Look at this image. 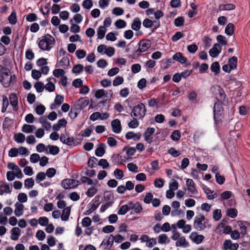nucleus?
Segmentation results:
<instances>
[{"label": "nucleus", "mask_w": 250, "mask_h": 250, "mask_svg": "<svg viewBox=\"0 0 250 250\" xmlns=\"http://www.w3.org/2000/svg\"><path fill=\"white\" fill-rule=\"evenodd\" d=\"M129 211L128 203L126 205H124L121 206L117 211V213L120 215H124Z\"/></svg>", "instance_id": "nucleus-36"}, {"label": "nucleus", "mask_w": 250, "mask_h": 250, "mask_svg": "<svg viewBox=\"0 0 250 250\" xmlns=\"http://www.w3.org/2000/svg\"><path fill=\"white\" fill-rule=\"evenodd\" d=\"M75 54L79 59H82L86 56V52L84 50L78 49L76 50Z\"/></svg>", "instance_id": "nucleus-61"}, {"label": "nucleus", "mask_w": 250, "mask_h": 250, "mask_svg": "<svg viewBox=\"0 0 250 250\" xmlns=\"http://www.w3.org/2000/svg\"><path fill=\"white\" fill-rule=\"evenodd\" d=\"M71 212V207H67L65 208L62 212V214L61 216L62 221H67L69 219Z\"/></svg>", "instance_id": "nucleus-27"}, {"label": "nucleus", "mask_w": 250, "mask_h": 250, "mask_svg": "<svg viewBox=\"0 0 250 250\" xmlns=\"http://www.w3.org/2000/svg\"><path fill=\"white\" fill-rule=\"evenodd\" d=\"M93 5V1L92 0H84L82 3V6L83 8L89 10Z\"/></svg>", "instance_id": "nucleus-51"}, {"label": "nucleus", "mask_w": 250, "mask_h": 250, "mask_svg": "<svg viewBox=\"0 0 250 250\" xmlns=\"http://www.w3.org/2000/svg\"><path fill=\"white\" fill-rule=\"evenodd\" d=\"M106 28L104 26H100L97 30V36L99 39H102L104 37Z\"/></svg>", "instance_id": "nucleus-40"}, {"label": "nucleus", "mask_w": 250, "mask_h": 250, "mask_svg": "<svg viewBox=\"0 0 250 250\" xmlns=\"http://www.w3.org/2000/svg\"><path fill=\"white\" fill-rule=\"evenodd\" d=\"M146 109L145 105L140 103L135 106L131 114V116H133L139 119L142 118L146 114Z\"/></svg>", "instance_id": "nucleus-5"}, {"label": "nucleus", "mask_w": 250, "mask_h": 250, "mask_svg": "<svg viewBox=\"0 0 250 250\" xmlns=\"http://www.w3.org/2000/svg\"><path fill=\"white\" fill-rule=\"evenodd\" d=\"M83 66L82 64H76L72 68V71L75 74H79L82 72L83 70Z\"/></svg>", "instance_id": "nucleus-55"}, {"label": "nucleus", "mask_w": 250, "mask_h": 250, "mask_svg": "<svg viewBox=\"0 0 250 250\" xmlns=\"http://www.w3.org/2000/svg\"><path fill=\"white\" fill-rule=\"evenodd\" d=\"M62 186L65 189H69L76 188L80 185L78 180L72 179H65L61 183Z\"/></svg>", "instance_id": "nucleus-6"}, {"label": "nucleus", "mask_w": 250, "mask_h": 250, "mask_svg": "<svg viewBox=\"0 0 250 250\" xmlns=\"http://www.w3.org/2000/svg\"><path fill=\"white\" fill-rule=\"evenodd\" d=\"M15 215L17 217H19L22 215L23 211L24 209V205L19 202H17L15 204Z\"/></svg>", "instance_id": "nucleus-20"}, {"label": "nucleus", "mask_w": 250, "mask_h": 250, "mask_svg": "<svg viewBox=\"0 0 250 250\" xmlns=\"http://www.w3.org/2000/svg\"><path fill=\"white\" fill-rule=\"evenodd\" d=\"M53 75L56 77H61L65 75V71L62 69H56L53 72Z\"/></svg>", "instance_id": "nucleus-63"}, {"label": "nucleus", "mask_w": 250, "mask_h": 250, "mask_svg": "<svg viewBox=\"0 0 250 250\" xmlns=\"http://www.w3.org/2000/svg\"><path fill=\"white\" fill-rule=\"evenodd\" d=\"M185 20L183 17H178L176 18L174 21V24L176 27H180L183 25Z\"/></svg>", "instance_id": "nucleus-60"}, {"label": "nucleus", "mask_w": 250, "mask_h": 250, "mask_svg": "<svg viewBox=\"0 0 250 250\" xmlns=\"http://www.w3.org/2000/svg\"><path fill=\"white\" fill-rule=\"evenodd\" d=\"M140 137L141 135L139 133H135L132 131L128 132L125 134V138L127 140L133 139L135 140H139Z\"/></svg>", "instance_id": "nucleus-34"}, {"label": "nucleus", "mask_w": 250, "mask_h": 250, "mask_svg": "<svg viewBox=\"0 0 250 250\" xmlns=\"http://www.w3.org/2000/svg\"><path fill=\"white\" fill-rule=\"evenodd\" d=\"M172 59L181 64H185L186 66L190 65V62H188L187 59L180 52L175 53L173 56Z\"/></svg>", "instance_id": "nucleus-12"}, {"label": "nucleus", "mask_w": 250, "mask_h": 250, "mask_svg": "<svg viewBox=\"0 0 250 250\" xmlns=\"http://www.w3.org/2000/svg\"><path fill=\"white\" fill-rule=\"evenodd\" d=\"M14 139L17 143L22 144L25 140V136L22 133H17L15 134Z\"/></svg>", "instance_id": "nucleus-32"}, {"label": "nucleus", "mask_w": 250, "mask_h": 250, "mask_svg": "<svg viewBox=\"0 0 250 250\" xmlns=\"http://www.w3.org/2000/svg\"><path fill=\"white\" fill-rule=\"evenodd\" d=\"M60 151L59 148L55 146L48 145L47 146L46 153L47 154H52L53 155H57Z\"/></svg>", "instance_id": "nucleus-25"}, {"label": "nucleus", "mask_w": 250, "mask_h": 250, "mask_svg": "<svg viewBox=\"0 0 250 250\" xmlns=\"http://www.w3.org/2000/svg\"><path fill=\"white\" fill-rule=\"evenodd\" d=\"M156 22V21H153L149 19H145L143 22V25L146 28H151L153 26L154 23Z\"/></svg>", "instance_id": "nucleus-56"}, {"label": "nucleus", "mask_w": 250, "mask_h": 250, "mask_svg": "<svg viewBox=\"0 0 250 250\" xmlns=\"http://www.w3.org/2000/svg\"><path fill=\"white\" fill-rule=\"evenodd\" d=\"M150 42L149 40H143L140 42L139 51L141 52L146 51L150 47Z\"/></svg>", "instance_id": "nucleus-19"}, {"label": "nucleus", "mask_w": 250, "mask_h": 250, "mask_svg": "<svg viewBox=\"0 0 250 250\" xmlns=\"http://www.w3.org/2000/svg\"><path fill=\"white\" fill-rule=\"evenodd\" d=\"M67 121H66V120L64 118H62L59 120L57 124H54L53 125L52 128L55 131H58L60 129L61 127H65Z\"/></svg>", "instance_id": "nucleus-24"}, {"label": "nucleus", "mask_w": 250, "mask_h": 250, "mask_svg": "<svg viewBox=\"0 0 250 250\" xmlns=\"http://www.w3.org/2000/svg\"><path fill=\"white\" fill-rule=\"evenodd\" d=\"M112 129L113 132L118 134L122 131V126L120 121L118 119L113 120L111 123Z\"/></svg>", "instance_id": "nucleus-16"}, {"label": "nucleus", "mask_w": 250, "mask_h": 250, "mask_svg": "<svg viewBox=\"0 0 250 250\" xmlns=\"http://www.w3.org/2000/svg\"><path fill=\"white\" fill-rule=\"evenodd\" d=\"M10 192L11 189L8 185L2 183L0 185V195H2L4 193H9Z\"/></svg>", "instance_id": "nucleus-37"}, {"label": "nucleus", "mask_w": 250, "mask_h": 250, "mask_svg": "<svg viewBox=\"0 0 250 250\" xmlns=\"http://www.w3.org/2000/svg\"><path fill=\"white\" fill-rule=\"evenodd\" d=\"M178 183L174 179H172L169 183V188L172 190H176L178 188Z\"/></svg>", "instance_id": "nucleus-57"}, {"label": "nucleus", "mask_w": 250, "mask_h": 250, "mask_svg": "<svg viewBox=\"0 0 250 250\" xmlns=\"http://www.w3.org/2000/svg\"><path fill=\"white\" fill-rule=\"evenodd\" d=\"M19 155V151L18 148L13 147L11 148L8 151V156L10 157H16Z\"/></svg>", "instance_id": "nucleus-62"}, {"label": "nucleus", "mask_w": 250, "mask_h": 250, "mask_svg": "<svg viewBox=\"0 0 250 250\" xmlns=\"http://www.w3.org/2000/svg\"><path fill=\"white\" fill-rule=\"evenodd\" d=\"M39 121L43 127L46 130H50L51 128V124L47 121L46 116H42L39 118Z\"/></svg>", "instance_id": "nucleus-23"}, {"label": "nucleus", "mask_w": 250, "mask_h": 250, "mask_svg": "<svg viewBox=\"0 0 250 250\" xmlns=\"http://www.w3.org/2000/svg\"><path fill=\"white\" fill-rule=\"evenodd\" d=\"M98 189L94 186L89 188L85 192L87 197H92L98 192Z\"/></svg>", "instance_id": "nucleus-41"}, {"label": "nucleus", "mask_w": 250, "mask_h": 250, "mask_svg": "<svg viewBox=\"0 0 250 250\" xmlns=\"http://www.w3.org/2000/svg\"><path fill=\"white\" fill-rule=\"evenodd\" d=\"M223 112L222 105L221 103H216L214 104L213 113L214 119L217 122L222 115Z\"/></svg>", "instance_id": "nucleus-9"}, {"label": "nucleus", "mask_w": 250, "mask_h": 250, "mask_svg": "<svg viewBox=\"0 0 250 250\" xmlns=\"http://www.w3.org/2000/svg\"><path fill=\"white\" fill-rule=\"evenodd\" d=\"M47 83L44 85L46 90L49 92H52L55 90V83L57 82L56 79L53 77H49L47 79Z\"/></svg>", "instance_id": "nucleus-10"}, {"label": "nucleus", "mask_w": 250, "mask_h": 250, "mask_svg": "<svg viewBox=\"0 0 250 250\" xmlns=\"http://www.w3.org/2000/svg\"><path fill=\"white\" fill-rule=\"evenodd\" d=\"M64 101V98L62 96L56 94L54 103L51 105V108H55L57 106L60 105Z\"/></svg>", "instance_id": "nucleus-26"}, {"label": "nucleus", "mask_w": 250, "mask_h": 250, "mask_svg": "<svg viewBox=\"0 0 250 250\" xmlns=\"http://www.w3.org/2000/svg\"><path fill=\"white\" fill-rule=\"evenodd\" d=\"M148 104L150 107H156V108H158L162 105L160 99H151L148 101Z\"/></svg>", "instance_id": "nucleus-30"}, {"label": "nucleus", "mask_w": 250, "mask_h": 250, "mask_svg": "<svg viewBox=\"0 0 250 250\" xmlns=\"http://www.w3.org/2000/svg\"><path fill=\"white\" fill-rule=\"evenodd\" d=\"M210 69L212 72L214 73V74L217 75L220 70V65L217 62H214L212 63L210 66Z\"/></svg>", "instance_id": "nucleus-42"}, {"label": "nucleus", "mask_w": 250, "mask_h": 250, "mask_svg": "<svg viewBox=\"0 0 250 250\" xmlns=\"http://www.w3.org/2000/svg\"><path fill=\"white\" fill-rule=\"evenodd\" d=\"M129 210H134L135 214H139L143 210V207L140 203L138 202L128 203Z\"/></svg>", "instance_id": "nucleus-11"}, {"label": "nucleus", "mask_w": 250, "mask_h": 250, "mask_svg": "<svg viewBox=\"0 0 250 250\" xmlns=\"http://www.w3.org/2000/svg\"><path fill=\"white\" fill-rule=\"evenodd\" d=\"M11 232V239L14 241L17 240L21 235L20 229L18 227H15L12 229Z\"/></svg>", "instance_id": "nucleus-22"}, {"label": "nucleus", "mask_w": 250, "mask_h": 250, "mask_svg": "<svg viewBox=\"0 0 250 250\" xmlns=\"http://www.w3.org/2000/svg\"><path fill=\"white\" fill-rule=\"evenodd\" d=\"M158 243L160 244H166L169 241L168 236L166 234H162L158 237Z\"/></svg>", "instance_id": "nucleus-38"}, {"label": "nucleus", "mask_w": 250, "mask_h": 250, "mask_svg": "<svg viewBox=\"0 0 250 250\" xmlns=\"http://www.w3.org/2000/svg\"><path fill=\"white\" fill-rule=\"evenodd\" d=\"M153 194L150 192L146 193L143 200L144 202L146 204L150 203L153 200Z\"/></svg>", "instance_id": "nucleus-64"}, {"label": "nucleus", "mask_w": 250, "mask_h": 250, "mask_svg": "<svg viewBox=\"0 0 250 250\" xmlns=\"http://www.w3.org/2000/svg\"><path fill=\"white\" fill-rule=\"evenodd\" d=\"M8 21L10 24L15 25L17 22L16 13L13 11L8 17Z\"/></svg>", "instance_id": "nucleus-52"}, {"label": "nucleus", "mask_w": 250, "mask_h": 250, "mask_svg": "<svg viewBox=\"0 0 250 250\" xmlns=\"http://www.w3.org/2000/svg\"><path fill=\"white\" fill-rule=\"evenodd\" d=\"M221 46L218 43H215L209 51V55L213 58L217 57L221 53Z\"/></svg>", "instance_id": "nucleus-15"}, {"label": "nucleus", "mask_w": 250, "mask_h": 250, "mask_svg": "<svg viewBox=\"0 0 250 250\" xmlns=\"http://www.w3.org/2000/svg\"><path fill=\"white\" fill-rule=\"evenodd\" d=\"M55 38L49 34L42 36L37 41L40 49L44 51H49L55 44Z\"/></svg>", "instance_id": "nucleus-1"}, {"label": "nucleus", "mask_w": 250, "mask_h": 250, "mask_svg": "<svg viewBox=\"0 0 250 250\" xmlns=\"http://www.w3.org/2000/svg\"><path fill=\"white\" fill-rule=\"evenodd\" d=\"M34 87L35 88L37 92H42L45 89V86L44 83L41 82H38L34 84Z\"/></svg>", "instance_id": "nucleus-46"}, {"label": "nucleus", "mask_w": 250, "mask_h": 250, "mask_svg": "<svg viewBox=\"0 0 250 250\" xmlns=\"http://www.w3.org/2000/svg\"><path fill=\"white\" fill-rule=\"evenodd\" d=\"M189 238L193 243L199 244L202 242L204 236L202 234H199L196 232H192L189 235Z\"/></svg>", "instance_id": "nucleus-14"}, {"label": "nucleus", "mask_w": 250, "mask_h": 250, "mask_svg": "<svg viewBox=\"0 0 250 250\" xmlns=\"http://www.w3.org/2000/svg\"><path fill=\"white\" fill-rule=\"evenodd\" d=\"M113 95V92L111 90H105L103 89L97 90L95 93V96L97 99H101L103 97L107 98L106 101H109Z\"/></svg>", "instance_id": "nucleus-7"}, {"label": "nucleus", "mask_w": 250, "mask_h": 250, "mask_svg": "<svg viewBox=\"0 0 250 250\" xmlns=\"http://www.w3.org/2000/svg\"><path fill=\"white\" fill-rule=\"evenodd\" d=\"M234 26L232 23H229L225 28V33L229 36H231L234 33Z\"/></svg>", "instance_id": "nucleus-43"}, {"label": "nucleus", "mask_w": 250, "mask_h": 250, "mask_svg": "<svg viewBox=\"0 0 250 250\" xmlns=\"http://www.w3.org/2000/svg\"><path fill=\"white\" fill-rule=\"evenodd\" d=\"M141 21L139 18H135L131 24V28L135 30L138 31L141 28Z\"/></svg>", "instance_id": "nucleus-35"}, {"label": "nucleus", "mask_w": 250, "mask_h": 250, "mask_svg": "<svg viewBox=\"0 0 250 250\" xmlns=\"http://www.w3.org/2000/svg\"><path fill=\"white\" fill-rule=\"evenodd\" d=\"M235 8V5L231 3L228 4H220L219 5L218 9L219 11H229L234 9Z\"/></svg>", "instance_id": "nucleus-28"}, {"label": "nucleus", "mask_w": 250, "mask_h": 250, "mask_svg": "<svg viewBox=\"0 0 250 250\" xmlns=\"http://www.w3.org/2000/svg\"><path fill=\"white\" fill-rule=\"evenodd\" d=\"M247 223L246 222L238 221L235 225V228L239 233L244 235L246 233Z\"/></svg>", "instance_id": "nucleus-17"}, {"label": "nucleus", "mask_w": 250, "mask_h": 250, "mask_svg": "<svg viewBox=\"0 0 250 250\" xmlns=\"http://www.w3.org/2000/svg\"><path fill=\"white\" fill-rule=\"evenodd\" d=\"M176 247H182L184 248L188 247L189 246L188 242L187 241L185 236H181L176 242Z\"/></svg>", "instance_id": "nucleus-29"}, {"label": "nucleus", "mask_w": 250, "mask_h": 250, "mask_svg": "<svg viewBox=\"0 0 250 250\" xmlns=\"http://www.w3.org/2000/svg\"><path fill=\"white\" fill-rule=\"evenodd\" d=\"M165 183V181L162 178H157L154 182V185L156 188H162Z\"/></svg>", "instance_id": "nucleus-58"}, {"label": "nucleus", "mask_w": 250, "mask_h": 250, "mask_svg": "<svg viewBox=\"0 0 250 250\" xmlns=\"http://www.w3.org/2000/svg\"><path fill=\"white\" fill-rule=\"evenodd\" d=\"M16 77L8 69L5 68L0 75V82L4 87H8L14 82Z\"/></svg>", "instance_id": "nucleus-3"}, {"label": "nucleus", "mask_w": 250, "mask_h": 250, "mask_svg": "<svg viewBox=\"0 0 250 250\" xmlns=\"http://www.w3.org/2000/svg\"><path fill=\"white\" fill-rule=\"evenodd\" d=\"M186 186H187V189L189 192L192 194H196L198 193V190L196 188L195 184L191 179H187L186 180Z\"/></svg>", "instance_id": "nucleus-13"}, {"label": "nucleus", "mask_w": 250, "mask_h": 250, "mask_svg": "<svg viewBox=\"0 0 250 250\" xmlns=\"http://www.w3.org/2000/svg\"><path fill=\"white\" fill-rule=\"evenodd\" d=\"M100 199V196H96L93 199L92 202L90 203L88 206V209L84 213L85 215H90L95 211L98 207L100 203L98 202Z\"/></svg>", "instance_id": "nucleus-8"}, {"label": "nucleus", "mask_w": 250, "mask_h": 250, "mask_svg": "<svg viewBox=\"0 0 250 250\" xmlns=\"http://www.w3.org/2000/svg\"><path fill=\"white\" fill-rule=\"evenodd\" d=\"M34 180L32 178H27L24 181V187L25 188L30 189L33 188L34 185Z\"/></svg>", "instance_id": "nucleus-48"}, {"label": "nucleus", "mask_w": 250, "mask_h": 250, "mask_svg": "<svg viewBox=\"0 0 250 250\" xmlns=\"http://www.w3.org/2000/svg\"><path fill=\"white\" fill-rule=\"evenodd\" d=\"M36 129V126L33 125L24 124L21 127V130L26 134L31 133Z\"/></svg>", "instance_id": "nucleus-21"}, {"label": "nucleus", "mask_w": 250, "mask_h": 250, "mask_svg": "<svg viewBox=\"0 0 250 250\" xmlns=\"http://www.w3.org/2000/svg\"><path fill=\"white\" fill-rule=\"evenodd\" d=\"M116 27L118 29L124 28L126 26V22L123 20L119 19L115 22Z\"/></svg>", "instance_id": "nucleus-54"}, {"label": "nucleus", "mask_w": 250, "mask_h": 250, "mask_svg": "<svg viewBox=\"0 0 250 250\" xmlns=\"http://www.w3.org/2000/svg\"><path fill=\"white\" fill-rule=\"evenodd\" d=\"M25 58L30 61H32L35 58V54L31 49H28L25 51Z\"/></svg>", "instance_id": "nucleus-53"}, {"label": "nucleus", "mask_w": 250, "mask_h": 250, "mask_svg": "<svg viewBox=\"0 0 250 250\" xmlns=\"http://www.w3.org/2000/svg\"><path fill=\"white\" fill-rule=\"evenodd\" d=\"M7 167L12 171H8L6 173V178L8 181H12L17 177L18 179H22L23 174L20 167L14 163H9Z\"/></svg>", "instance_id": "nucleus-2"}, {"label": "nucleus", "mask_w": 250, "mask_h": 250, "mask_svg": "<svg viewBox=\"0 0 250 250\" xmlns=\"http://www.w3.org/2000/svg\"><path fill=\"white\" fill-rule=\"evenodd\" d=\"M204 191L207 195V197L209 200H212L216 197V194L213 193V191L210 190L208 188H204Z\"/></svg>", "instance_id": "nucleus-49"}, {"label": "nucleus", "mask_w": 250, "mask_h": 250, "mask_svg": "<svg viewBox=\"0 0 250 250\" xmlns=\"http://www.w3.org/2000/svg\"><path fill=\"white\" fill-rule=\"evenodd\" d=\"M105 145L104 144H100L95 150V154L98 157L103 156L105 153Z\"/></svg>", "instance_id": "nucleus-31"}, {"label": "nucleus", "mask_w": 250, "mask_h": 250, "mask_svg": "<svg viewBox=\"0 0 250 250\" xmlns=\"http://www.w3.org/2000/svg\"><path fill=\"white\" fill-rule=\"evenodd\" d=\"M69 64V60L67 57H63L57 64L59 67L65 68Z\"/></svg>", "instance_id": "nucleus-33"}, {"label": "nucleus", "mask_w": 250, "mask_h": 250, "mask_svg": "<svg viewBox=\"0 0 250 250\" xmlns=\"http://www.w3.org/2000/svg\"><path fill=\"white\" fill-rule=\"evenodd\" d=\"M221 211L220 209H215L213 212V218L216 221H219L221 218Z\"/></svg>", "instance_id": "nucleus-59"}, {"label": "nucleus", "mask_w": 250, "mask_h": 250, "mask_svg": "<svg viewBox=\"0 0 250 250\" xmlns=\"http://www.w3.org/2000/svg\"><path fill=\"white\" fill-rule=\"evenodd\" d=\"M193 227L197 230H203L207 227H210V225L206 220L204 215L199 214L194 218Z\"/></svg>", "instance_id": "nucleus-4"}, {"label": "nucleus", "mask_w": 250, "mask_h": 250, "mask_svg": "<svg viewBox=\"0 0 250 250\" xmlns=\"http://www.w3.org/2000/svg\"><path fill=\"white\" fill-rule=\"evenodd\" d=\"M237 58L236 57L233 56L229 59L228 64L230 68L232 70L234 69L237 67Z\"/></svg>", "instance_id": "nucleus-44"}, {"label": "nucleus", "mask_w": 250, "mask_h": 250, "mask_svg": "<svg viewBox=\"0 0 250 250\" xmlns=\"http://www.w3.org/2000/svg\"><path fill=\"white\" fill-rule=\"evenodd\" d=\"M9 100L11 105L15 109L18 105V98L15 94H11L9 96Z\"/></svg>", "instance_id": "nucleus-39"}, {"label": "nucleus", "mask_w": 250, "mask_h": 250, "mask_svg": "<svg viewBox=\"0 0 250 250\" xmlns=\"http://www.w3.org/2000/svg\"><path fill=\"white\" fill-rule=\"evenodd\" d=\"M181 136L180 131L178 130H175L171 134L170 138L173 141H177L180 140Z\"/></svg>", "instance_id": "nucleus-47"}, {"label": "nucleus", "mask_w": 250, "mask_h": 250, "mask_svg": "<svg viewBox=\"0 0 250 250\" xmlns=\"http://www.w3.org/2000/svg\"><path fill=\"white\" fill-rule=\"evenodd\" d=\"M155 132V128L153 127H148L145 131L144 136L145 140L148 143L150 144L152 141L153 137L152 135Z\"/></svg>", "instance_id": "nucleus-18"}, {"label": "nucleus", "mask_w": 250, "mask_h": 250, "mask_svg": "<svg viewBox=\"0 0 250 250\" xmlns=\"http://www.w3.org/2000/svg\"><path fill=\"white\" fill-rule=\"evenodd\" d=\"M226 214L229 217L234 218L237 215V210L235 208H229L226 211Z\"/></svg>", "instance_id": "nucleus-50"}, {"label": "nucleus", "mask_w": 250, "mask_h": 250, "mask_svg": "<svg viewBox=\"0 0 250 250\" xmlns=\"http://www.w3.org/2000/svg\"><path fill=\"white\" fill-rule=\"evenodd\" d=\"M70 22L71 24L70 26V31L74 33H79L80 31V26L74 23L73 20H70Z\"/></svg>", "instance_id": "nucleus-45"}]
</instances>
